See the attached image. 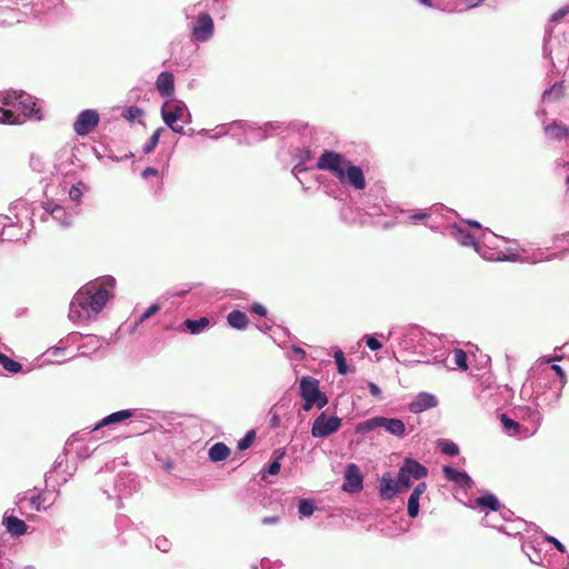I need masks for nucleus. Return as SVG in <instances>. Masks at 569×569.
Segmentation results:
<instances>
[{"mask_svg": "<svg viewBox=\"0 0 569 569\" xmlns=\"http://www.w3.org/2000/svg\"><path fill=\"white\" fill-rule=\"evenodd\" d=\"M299 393L305 400L302 406L305 411H309L313 407L322 409L328 403L327 396L319 389V381L310 376L301 378L299 383Z\"/></svg>", "mask_w": 569, "mask_h": 569, "instance_id": "obj_1", "label": "nucleus"}, {"mask_svg": "<svg viewBox=\"0 0 569 569\" xmlns=\"http://www.w3.org/2000/svg\"><path fill=\"white\" fill-rule=\"evenodd\" d=\"M109 300V291L106 288L94 286L83 287L74 297V302L82 309H90L98 313Z\"/></svg>", "mask_w": 569, "mask_h": 569, "instance_id": "obj_2", "label": "nucleus"}, {"mask_svg": "<svg viewBox=\"0 0 569 569\" xmlns=\"http://www.w3.org/2000/svg\"><path fill=\"white\" fill-rule=\"evenodd\" d=\"M161 116L164 123L174 132L183 133V124L182 123L190 122V113L188 112L186 106L181 101H168L162 106Z\"/></svg>", "mask_w": 569, "mask_h": 569, "instance_id": "obj_3", "label": "nucleus"}, {"mask_svg": "<svg viewBox=\"0 0 569 569\" xmlns=\"http://www.w3.org/2000/svg\"><path fill=\"white\" fill-rule=\"evenodd\" d=\"M348 162L342 154L325 150L317 161V169L330 171L340 182H343V169Z\"/></svg>", "mask_w": 569, "mask_h": 569, "instance_id": "obj_4", "label": "nucleus"}, {"mask_svg": "<svg viewBox=\"0 0 569 569\" xmlns=\"http://www.w3.org/2000/svg\"><path fill=\"white\" fill-rule=\"evenodd\" d=\"M341 426V419L338 417L327 418L326 413L322 412L313 421L311 428V435L316 438H323L335 433Z\"/></svg>", "mask_w": 569, "mask_h": 569, "instance_id": "obj_5", "label": "nucleus"}, {"mask_svg": "<svg viewBox=\"0 0 569 569\" xmlns=\"http://www.w3.org/2000/svg\"><path fill=\"white\" fill-rule=\"evenodd\" d=\"M99 121L100 117L96 110H83L78 114L73 123V130L79 136H87L98 127Z\"/></svg>", "mask_w": 569, "mask_h": 569, "instance_id": "obj_6", "label": "nucleus"}, {"mask_svg": "<svg viewBox=\"0 0 569 569\" xmlns=\"http://www.w3.org/2000/svg\"><path fill=\"white\" fill-rule=\"evenodd\" d=\"M214 24L211 16L207 12L200 13L192 27V37L197 41H207L213 33Z\"/></svg>", "mask_w": 569, "mask_h": 569, "instance_id": "obj_7", "label": "nucleus"}, {"mask_svg": "<svg viewBox=\"0 0 569 569\" xmlns=\"http://www.w3.org/2000/svg\"><path fill=\"white\" fill-rule=\"evenodd\" d=\"M363 477L359 467L355 463L348 465L345 473L342 489L347 492H359L362 490Z\"/></svg>", "mask_w": 569, "mask_h": 569, "instance_id": "obj_8", "label": "nucleus"}, {"mask_svg": "<svg viewBox=\"0 0 569 569\" xmlns=\"http://www.w3.org/2000/svg\"><path fill=\"white\" fill-rule=\"evenodd\" d=\"M342 183H348L356 190H363L366 188V179L362 169L349 161L343 169Z\"/></svg>", "mask_w": 569, "mask_h": 569, "instance_id": "obj_9", "label": "nucleus"}, {"mask_svg": "<svg viewBox=\"0 0 569 569\" xmlns=\"http://www.w3.org/2000/svg\"><path fill=\"white\" fill-rule=\"evenodd\" d=\"M400 470L416 480H420L428 475V469L425 466L410 458L405 459Z\"/></svg>", "mask_w": 569, "mask_h": 569, "instance_id": "obj_10", "label": "nucleus"}, {"mask_svg": "<svg viewBox=\"0 0 569 569\" xmlns=\"http://www.w3.org/2000/svg\"><path fill=\"white\" fill-rule=\"evenodd\" d=\"M397 481L391 477L390 472L383 473L380 479V496L383 500H389L399 493Z\"/></svg>", "mask_w": 569, "mask_h": 569, "instance_id": "obj_11", "label": "nucleus"}, {"mask_svg": "<svg viewBox=\"0 0 569 569\" xmlns=\"http://www.w3.org/2000/svg\"><path fill=\"white\" fill-rule=\"evenodd\" d=\"M57 496L52 490H43L31 498V505L37 511L47 510L54 503Z\"/></svg>", "mask_w": 569, "mask_h": 569, "instance_id": "obj_12", "label": "nucleus"}, {"mask_svg": "<svg viewBox=\"0 0 569 569\" xmlns=\"http://www.w3.org/2000/svg\"><path fill=\"white\" fill-rule=\"evenodd\" d=\"M436 405L437 400L435 396L422 392L410 403L409 409L411 412L418 413L433 408Z\"/></svg>", "mask_w": 569, "mask_h": 569, "instance_id": "obj_13", "label": "nucleus"}, {"mask_svg": "<svg viewBox=\"0 0 569 569\" xmlns=\"http://www.w3.org/2000/svg\"><path fill=\"white\" fill-rule=\"evenodd\" d=\"M3 526L6 527L7 531L11 536L20 537L27 532L28 526L27 523L14 517V516H7L2 520Z\"/></svg>", "mask_w": 569, "mask_h": 569, "instance_id": "obj_14", "label": "nucleus"}, {"mask_svg": "<svg viewBox=\"0 0 569 569\" xmlns=\"http://www.w3.org/2000/svg\"><path fill=\"white\" fill-rule=\"evenodd\" d=\"M156 84L162 97H170L174 91V80L170 72H161L158 76Z\"/></svg>", "mask_w": 569, "mask_h": 569, "instance_id": "obj_15", "label": "nucleus"}, {"mask_svg": "<svg viewBox=\"0 0 569 569\" xmlns=\"http://www.w3.org/2000/svg\"><path fill=\"white\" fill-rule=\"evenodd\" d=\"M380 428L386 429V431H388L390 435L397 437H403L406 432V426L403 421L397 418L381 417Z\"/></svg>", "mask_w": 569, "mask_h": 569, "instance_id": "obj_16", "label": "nucleus"}, {"mask_svg": "<svg viewBox=\"0 0 569 569\" xmlns=\"http://www.w3.org/2000/svg\"><path fill=\"white\" fill-rule=\"evenodd\" d=\"M442 472L445 475V478L449 481H453L456 483L466 486H468L471 482V479L466 471H459L450 466H445L442 468Z\"/></svg>", "mask_w": 569, "mask_h": 569, "instance_id": "obj_17", "label": "nucleus"}, {"mask_svg": "<svg viewBox=\"0 0 569 569\" xmlns=\"http://www.w3.org/2000/svg\"><path fill=\"white\" fill-rule=\"evenodd\" d=\"M133 415V412L131 410H120V411H117V412H113L107 417H104L96 427L93 430H98L100 429L101 427H104V426H108V425H111V423H117V422H121L126 419H129L131 418Z\"/></svg>", "mask_w": 569, "mask_h": 569, "instance_id": "obj_18", "label": "nucleus"}, {"mask_svg": "<svg viewBox=\"0 0 569 569\" xmlns=\"http://www.w3.org/2000/svg\"><path fill=\"white\" fill-rule=\"evenodd\" d=\"M230 449L223 442L214 443L208 452L209 459L213 462L226 460L230 456Z\"/></svg>", "mask_w": 569, "mask_h": 569, "instance_id": "obj_19", "label": "nucleus"}, {"mask_svg": "<svg viewBox=\"0 0 569 569\" xmlns=\"http://www.w3.org/2000/svg\"><path fill=\"white\" fill-rule=\"evenodd\" d=\"M227 321L230 327L238 329V330H242V329L247 328V326L249 323V319H248L247 315L240 310L231 311L227 317Z\"/></svg>", "mask_w": 569, "mask_h": 569, "instance_id": "obj_20", "label": "nucleus"}, {"mask_svg": "<svg viewBox=\"0 0 569 569\" xmlns=\"http://www.w3.org/2000/svg\"><path fill=\"white\" fill-rule=\"evenodd\" d=\"M545 132L551 139L561 140L567 137L568 129L565 124L553 122L545 128Z\"/></svg>", "mask_w": 569, "mask_h": 569, "instance_id": "obj_21", "label": "nucleus"}, {"mask_svg": "<svg viewBox=\"0 0 569 569\" xmlns=\"http://www.w3.org/2000/svg\"><path fill=\"white\" fill-rule=\"evenodd\" d=\"M210 321L207 317H201L198 320L187 319L183 322V326L189 330L190 333L197 335L203 331L208 326Z\"/></svg>", "mask_w": 569, "mask_h": 569, "instance_id": "obj_22", "label": "nucleus"}, {"mask_svg": "<svg viewBox=\"0 0 569 569\" xmlns=\"http://www.w3.org/2000/svg\"><path fill=\"white\" fill-rule=\"evenodd\" d=\"M20 104H21V111L26 117H29V118L33 117L38 120L41 119V114H40L41 111L37 107V103L34 101H32L31 98H28V99L21 101Z\"/></svg>", "mask_w": 569, "mask_h": 569, "instance_id": "obj_23", "label": "nucleus"}, {"mask_svg": "<svg viewBox=\"0 0 569 569\" xmlns=\"http://www.w3.org/2000/svg\"><path fill=\"white\" fill-rule=\"evenodd\" d=\"M475 502L478 507L488 508L492 511H497L500 508L499 500L491 493L476 498Z\"/></svg>", "mask_w": 569, "mask_h": 569, "instance_id": "obj_24", "label": "nucleus"}, {"mask_svg": "<svg viewBox=\"0 0 569 569\" xmlns=\"http://www.w3.org/2000/svg\"><path fill=\"white\" fill-rule=\"evenodd\" d=\"M0 365L3 367L4 370L11 372V373H18L22 370V365L11 358H9L7 355L0 352Z\"/></svg>", "mask_w": 569, "mask_h": 569, "instance_id": "obj_25", "label": "nucleus"}, {"mask_svg": "<svg viewBox=\"0 0 569 569\" xmlns=\"http://www.w3.org/2000/svg\"><path fill=\"white\" fill-rule=\"evenodd\" d=\"M380 426H381V417H373L363 422H360L356 427V431L359 433H365V432H369L376 428H380Z\"/></svg>", "mask_w": 569, "mask_h": 569, "instance_id": "obj_26", "label": "nucleus"}, {"mask_svg": "<svg viewBox=\"0 0 569 569\" xmlns=\"http://www.w3.org/2000/svg\"><path fill=\"white\" fill-rule=\"evenodd\" d=\"M437 447L442 453L448 456H457L459 453V447L450 440L440 439L437 442Z\"/></svg>", "mask_w": 569, "mask_h": 569, "instance_id": "obj_27", "label": "nucleus"}, {"mask_svg": "<svg viewBox=\"0 0 569 569\" xmlns=\"http://www.w3.org/2000/svg\"><path fill=\"white\" fill-rule=\"evenodd\" d=\"M453 360L455 365L466 371L468 369V362H467V353L462 349H455L453 350Z\"/></svg>", "mask_w": 569, "mask_h": 569, "instance_id": "obj_28", "label": "nucleus"}, {"mask_svg": "<svg viewBox=\"0 0 569 569\" xmlns=\"http://www.w3.org/2000/svg\"><path fill=\"white\" fill-rule=\"evenodd\" d=\"M43 209L46 210V212L50 213L56 220H61V217H58V213L66 216V209L60 204L47 202L43 204Z\"/></svg>", "mask_w": 569, "mask_h": 569, "instance_id": "obj_29", "label": "nucleus"}, {"mask_svg": "<svg viewBox=\"0 0 569 569\" xmlns=\"http://www.w3.org/2000/svg\"><path fill=\"white\" fill-rule=\"evenodd\" d=\"M500 421L506 430H513L515 435L519 433L521 428L520 425L517 421L510 419L507 415L501 413Z\"/></svg>", "mask_w": 569, "mask_h": 569, "instance_id": "obj_30", "label": "nucleus"}, {"mask_svg": "<svg viewBox=\"0 0 569 569\" xmlns=\"http://www.w3.org/2000/svg\"><path fill=\"white\" fill-rule=\"evenodd\" d=\"M273 455H274V460L271 462V465L268 468V473L272 475V476L279 473L280 468H281L280 460L283 458L284 452L277 450L273 452Z\"/></svg>", "mask_w": 569, "mask_h": 569, "instance_id": "obj_31", "label": "nucleus"}, {"mask_svg": "<svg viewBox=\"0 0 569 569\" xmlns=\"http://www.w3.org/2000/svg\"><path fill=\"white\" fill-rule=\"evenodd\" d=\"M419 500H420V497L413 496L412 493L410 495V497L408 499V516L410 518H416L418 516Z\"/></svg>", "mask_w": 569, "mask_h": 569, "instance_id": "obj_32", "label": "nucleus"}, {"mask_svg": "<svg viewBox=\"0 0 569 569\" xmlns=\"http://www.w3.org/2000/svg\"><path fill=\"white\" fill-rule=\"evenodd\" d=\"M335 360L338 372L340 375H346L348 371V367L342 350L338 349L335 351Z\"/></svg>", "mask_w": 569, "mask_h": 569, "instance_id": "obj_33", "label": "nucleus"}, {"mask_svg": "<svg viewBox=\"0 0 569 569\" xmlns=\"http://www.w3.org/2000/svg\"><path fill=\"white\" fill-rule=\"evenodd\" d=\"M400 492L408 490L411 487V478L399 469L398 477L396 479Z\"/></svg>", "mask_w": 569, "mask_h": 569, "instance_id": "obj_34", "label": "nucleus"}, {"mask_svg": "<svg viewBox=\"0 0 569 569\" xmlns=\"http://www.w3.org/2000/svg\"><path fill=\"white\" fill-rule=\"evenodd\" d=\"M161 131H162V129H157L153 132V134L150 137L149 141L143 147V152L146 154H148V153H150V152H152L154 150V148L157 147V144L159 142Z\"/></svg>", "mask_w": 569, "mask_h": 569, "instance_id": "obj_35", "label": "nucleus"}, {"mask_svg": "<svg viewBox=\"0 0 569 569\" xmlns=\"http://www.w3.org/2000/svg\"><path fill=\"white\" fill-rule=\"evenodd\" d=\"M299 513L303 517L311 516L315 511V505L311 500L301 499L298 507Z\"/></svg>", "mask_w": 569, "mask_h": 569, "instance_id": "obj_36", "label": "nucleus"}, {"mask_svg": "<svg viewBox=\"0 0 569 569\" xmlns=\"http://www.w3.org/2000/svg\"><path fill=\"white\" fill-rule=\"evenodd\" d=\"M254 439H256V431L254 430L248 431L246 433V436L239 440L238 449L239 450L248 449L253 443Z\"/></svg>", "mask_w": 569, "mask_h": 569, "instance_id": "obj_37", "label": "nucleus"}, {"mask_svg": "<svg viewBox=\"0 0 569 569\" xmlns=\"http://www.w3.org/2000/svg\"><path fill=\"white\" fill-rule=\"evenodd\" d=\"M142 114L143 110L136 106L129 107L122 113L123 118L131 122L141 117Z\"/></svg>", "mask_w": 569, "mask_h": 569, "instance_id": "obj_38", "label": "nucleus"}, {"mask_svg": "<svg viewBox=\"0 0 569 569\" xmlns=\"http://www.w3.org/2000/svg\"><path fill=\"white\" fill-rule=\"evenodd\" d=\"M83 182H78L77 184L72 186L69 191V197L72 201L80 203L82 198V190L81 187H83Z\"/></svg>", "mask_w": 569, "mask_h": 569, "instance_id": "obj_39", "label": "nucleus"}, {"mask_svg": "<svg viewBox=\"0 0 569 569\" xmlns=\"http://www.w3.org/2000/svg\"><path fill=\"white\" fill-rule=\"evenodd\" d=\"M0 122L9 124L17 123V117L11 110L2 108V110H0Z\"/></svg>", "mask_w": 569, "mask_h": 569, "instance_id": "obj_40", "label": "nucleus"}, {"mask_svg": "<svg viewBox=\"0 0 569 569\" xmlns=\"http://www.w3.org/2000/svg\"><path fill=\"white\" fill-rule=\"evenodd\" d=\"M160 307L159 305L154 303V305H151L140 317L139 321L142 322L147 319H149L150 317H152L153 315H156L158 311H159Z\"/></svg>", "mask_w": 569, "mask_h": 569, "instance_id": "obj_41", "label": "nucleus"}, {"mask_svg": "<svg viewBox=\"0 0 569 569\" xmlns=\"http://www.w3.org/2000/svg\"><path fill=\"white\" fill-rule=\"evenodd\" d=\"M366 345L372 351H377V350L381 349V347H382V345L379 342V340L371 336L366 337Z\"/></svg>", "mask_w": 569, "mask_h": 569, "instance_id": "obj_42", "label": "nucleus"}, {"mask_svg": "<svg viewBox=\"0 0 569 569\" xmlns=\"http://www.w3.org/2000/svg\"><path fill=\"white\" fill-rule=\"evenodd\" d=\"M569 13V7H566V8H562V9H559L557 12H555L551 17H550V21L551 22H559L561 21L567 14Z\"/></svg>", "mask_w": 569, "mask_h": 569, "instance_id": "obj_43", "label": "nucleus"}, {"mask_svg": "<svg viewBox=\"0 0 569 569\" xmlns=\"http://www.w3.org/2000/svg\"><path fill=\"white\" fill-rule=\"evenodd\" d=\"M427 490V483L426 482H419L413 491L411 492L413 496L420 497L426 492Z\"/></svg>", "mask_w": 569, "mask_h": 569, "instance_id": "obj_44", "label": "nucleus"}, {"mask_svg": "<svg viewBox=\"0 0 569 569\" xmlns=\"http://www.w3.org/2000/svg\"><path fill=\"white\" fill-rule=\"evenodd\" d=\"M427 490V483L426 482H419L413 491L411 492L413 496L420 497L426 492Z\"/></svg>", "mask_w": 569, "mask_h": 569, "instance_id": "obj_45", "label": "nucleus"}, {"mask_svg": "<svg viewBox=\"0 0 569 569\" xmlns=\"http://www.w3.org/2000/svg\"><path fill=\"white\" fill-rule=\"evenodd\" d=\"M251 311L261 317H264L267 315V309L260 303H253L251 307Z\"/></svg>", "mask_w": 569, "mask_h": 569, "instance_id": "obj_46", "label": "nucleus"}, {"mask_svg": "<svg viewBox=\"0 0 569 569\" xmlns=\"http://www.w3.org/2000/svg\"><path fill=\"white\" fill-rule=\"evenodd\" d=\"M546 540L551 542L560 552H566L565 546L555 537H547Z\"/></svg>", "mask_w": 569, "mask_h": 569, "instance_id": "obj_47", "label": "nucleus"}, {"mask_svg": "<svg viewBox=\"0 0 569 569\" xmlns=\"http://www.w3.org/2000/svg\"><path fill=\"white\" fill-rule=\"evenodd\" d=\"M368 388L372 397H380L381 390L375 382H368Z\"/></svg>", "mask_w": 569, "mask_h": 569, "instance_id": "obj_48", "label": "nucleus"}, {"mask_svg": "<svg viewBox=\"0 0 569 569\" xmlns=\"http://www.w3.org/2000/svg\"><path fill=\"white\" fill-rule=\"evenodd\" d=\"M158 173H159V172H158V170H157L156 168H153V167H148V168H146V169L142 171V177L147 179V178H149V177H156V176H158Z\"/></svg>", "mask_w": 569, "mask_h": 569, "instance_id": "obj_49", "label": "nucleus"}, {"mask_svg": "<svg viewBox=\"0 0 569 569\" xmlns=\"http://www.w3.org/2000/svg\"><path fill=\"white\" fill-rule=\"evenodd\" d=\"M551 369L557 373V376H558L561 380H563V379L566 378L565 372H563V370H562V368H561L560 366H558V365H552V366H551Z\"/></svg>", "mask_w": 569, "mask_h": 569, "instance_id": "obj_50", "label": "nucleus"}, {"mask_svg": "<svg viewBox=\"0 0 569 569\" xmlns=\"http://www.w3.org/2000/svg\"><path fill=\"white\" fill-rule=\"evenodd\" d=\"M271 427L277 428L280 425V417L274 413L270 420Z\"/></svg>", "mask_w": 569, "mask_h": 569, "instance_id": "obj_51", "label": "nucleus"}, {"mask_svg": "<svg viewBox=\"0 0 569 569\" xmlns=\"http://www.w3.org/2000/svg\"><path fill=\"white\" fill-rule=\"evenodd\" d=\"M264 525H272L278 522V517H266L262 519Z\"/></svg>", "mask_w": 569, "mask_h": 569, "instance_id": "obj_52", "label": "nucleus"}, {"mask_svg": "<svg viewBox=\"0 0 569 569\" xmlns=\"http://www.w3.org/2000/svg\"><path fill=\"white\" fill-rule=\"evenodd\" d=\"M483 1L485 0H467V6H468V8H476Z\"/></svg>", "mask_w": 569, "mask_h": 569, "instance_id": "obj_53", "label": "nucleus"}, {"mask_svg": "<svg viewBox=\"0 0 569 569\" xmlns=\"http://www.w3.org/2000/svg\"><path fill=\"white\" fill-rule=\"evenodd\" d=\"M58 217H61V220H59L63 226H70L71 224V221L70 219L68 218V214L66 213V216H62L61 213H58Z\"/></svg>", "mask_w": 569, "mask_h": 569, "instance_id": "obj_54", "label": "nucleus"}, {"mask_svg": "<svg viewBox=\"0 0 569 569\" xmlns=\"http://www.w3.org/2000/svg\"><path fill=\"white\" fill-rule=\"evenodd\" d=\"M469 224L476 227V228H480V223L477 222V221H469Z\"/></svg>", "mask_w": 569, "mask_h": 569, "instance_id": "obj_55", "label": "nucleus"}, {"mask_svg": "<svg viewBox=\"0 0 569 569\" xmlns=\"http://www.w3.org/2000/svg\"><path fill=\"white\" fill-rule=\"evenodd\" d=\"M421 3L426 4V6H431V0H419Z\"/></svg>", "mask_w": 569, "mask_h": 569, "instance_id": "obj_56", "label": "nucleus"}, {"mask_svg": "<svg viewBox=\"0 0 569 569\" xmlns=\"http://www.w3.org/2000/svg\"><path fill=\"white\" fill-rule=\"evenodd\" d=\"M296 351H297V353H305V351L300 348H297Z\"/></svg>", "mask_w": 569, "mask_h": 569, "instance_id": "obj_57", "label": "nucleus"}, {"mask_svg": "<svg viewBox=\"0 0 569 569\" xmlns=\"http://www.w3.org/2000/svg\"><path fill=\"white\" fill-rule=\"evenodd\" d=\"M566 184L569 187V176L566 179Z\"/></svg>", "mask_w": 569, "mask_h": 569, "instance_id": "obj_58", "label": "nucleus"}, {"mask_svg": "<svg viewBox=\"0 0 569 569\" xmlns=\"http://www.w3.org/2000/svg\"><path fill=\"white\" fill-rule=\"evenodd\" d=\"M0 110H2V108H0Z\"/></svg>", "mask_w": 569, "mask_h": 569, "instance_id": "obj_59", "label": "nucleus"}]
</instances>
